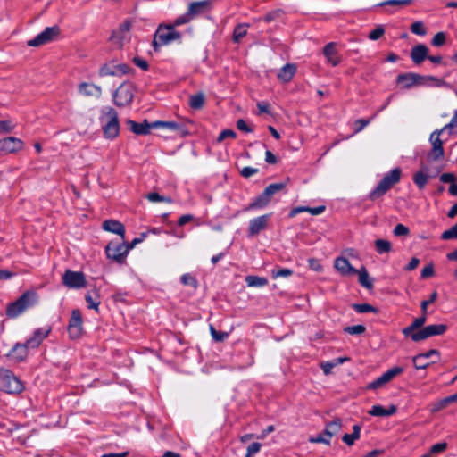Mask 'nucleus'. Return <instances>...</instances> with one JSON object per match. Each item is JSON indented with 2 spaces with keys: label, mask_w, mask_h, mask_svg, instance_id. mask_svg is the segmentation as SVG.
Returning <instances> with one entry per match:
<instances>
[{
  "label": "nucleus",
  "mask_w": 457,
  "mask_h": 457,
  "mask_svg": "<svg viewBox=\"0 0 457 457\" xmlns=\"http://www.w3.org/2000/svg\"><path fill=\"white\" fill-rule=\"evenodd\" d=\"M38 298V295L35 290L25 291L15 302L8 305L6 315L12 319L17 318L27 309L37 304Z\"/></svg>",
  "instance_id": "obj_1"
},
{
  "label": "nucleus",
  "mask_w": 457,
  "mask_h": 457,
  "mask_svg": "<svg viewBox=\"0 0 457 457\" xmlns=\"http://www.w3.org/2000/svg\"><path fill=\"white\" fill-rule=\"evenodd\" d=\"M100 121L104 137L107 139H114L120 132V122L117 111L112 107H104L101 111Z\"/></svg>",
  "instance_id": "obj_2"
},
{
  "label": "nucleus",
  "mask_w": 457,
  "mask_h": 457,
  "mask_svg": "<svg viewBox=\"0 0 457 457\" xmlns=\"http://www.w3.org/2000/svg\"><path fill=\"white\" fill-rule=\"evenodd\" d=\"M24 389L23 382L12 370L0 369V391L8 395H19Z\"/></svg>",
  "instance_id": "obj_3"
},
{
  "label": "nucleus",
  "mask_w": 457,
  "mask_h": 457,
  "mask_svg": "<svg viewBox=\"0 0 457 457\" xmlns=\"http://www.w3.org/2000/svg\"><path fill=\"white\" fill-rule=\"evenodd\" d=\"M180 39L181 33L175 29L174 25H160L154 36L152 45L154 51L158 52L162 46L173 41H180Z\"/></svg>",
  "instance_id": "obj_4"
},
{
  "label": "nucleus",
  "mask_w": 457,
  "mask_h": 457,
  "mask_svg": "<svg viewBox=\"0 0 457 457\" xmlns=\"http://www.w3.org/2000/svg\"><path fill=\"white\" fill-rule=\"evenodd\" d=\"M400 179L401 170L399 168L393 169L383 177L378 186L370 193V200L374 201L383 196L393 186L400 181Z\"/></svg>",
  "instance_id": "obj_5"
},
{
  "label": "nucleus",
  "mask_w": 457,
  "mask_h": 457,
  "mask_svg": "<svg viewBox=\"0 0 457 457\" xmlns=\"http://www.w3.org/2000/svg\"><path fill=\"white\" fill-rule=\"evenodd\" d=\"M104 250L108 259L120 264H123L125 262L129 252L128 244L124 240L121 242L111 241L107 244Z\"/></svg>",
  "instance_id": "obj_6"
},
{
  "label": "nucleus",
  "mask_w": 457,
  "mask_h": 457,
  "mask_svg": "<svg viewBox=\"0 0 457 457\" xmlns=\"http://www.w3.org/2000/svg\"><path fill=\"white\" fill-rule=\"evenodd\" d=\"M134 88L130 83H122L113 93V102L119 107L130 104L133 101Z\"/></svg>",
  "instance_id": "obj_7"
},
{
  "label": "nucleus",
  "mask_w": 457,
  "mask_h": 457,
  "mask_svg": "<svg viewBox=\"0 0 457 457\" xmlns=\"http://www.w3.org/2000/svg\"><path fill=\"white\" fill-rule=\"evenodd\" d=\"M437 80L436 78L432 76H421L417 73H403L399 74L396 79V82L402 85L404 88H410L414 85H422L427 81Z\"/></svg>",
  "instance_id": "obj_8"
},
{
  "label": "nucleus",
  "mask_w": 457,
  "mask_h": 457,
  "mask_svg": "<svg viewBox=\"0 0 457 457\" xmlns=\"http://www.w3.org/2000/svg\"><path fill=\"white\" fill-rule=\"evenodd\" d=\"M59 34L60 28L58 26L47 27L36 37L29 40L27 44L29 46L37 47L54 41Z\"/></svg>",
  "instance_id": "obj_9"
},
{
  "label": "nucleus",
  "mask_w": 457,
  "mask_h": 457,
  "mask_svg": "<svg viewBox=\"0 0 457 457\" xmlns=\"http://www.w3.org/2000/svg\"><path fill=\"white\" fill-rule=\"evenodd\" d=\"M62 283L69 288H82L87 286L83 272L66 270L62 276Z\"/></svg>",
  "instance_id": "obj_10"
},
{
  "label": "nucleus",
  "mask_w": 457,
  "mask_h": 457,
  "mask_svg": "<svg viewBox=\"0 0 457 457\" xmlns=\"http://www.w3.org/2000/svg\"><path fill=\"white\" fill-rule=\"evenodd\" d=\"M83 332L82 316L79 310L75 309L71 312L68 325V333L71 340L79 339Z\"/></svg>",
  "instance_id": "obj_11"
},
{
  "label": "nucleus",
  "mask_w": 457,
  "mask_h": 457,
  "mask_svg": "<svg viewBox=\"0 0 457 457\" xmlns=\"http://www.w3.org/2000/svg\"><path fill=\"white\" fill-rule=\"evenodd\" d=\"M447 329L445 324H432L420 329V332L412 335V341L426 340L433 336L443 335Z\"/></svg>",
  "instance_id": "obj_12"
},
{
  "label": "nucleus",
  "mask_w": 457,
  "mask_h": 457,
  "mask_svg": "<svg viewBox=\"0 0 457 457\" xmlns=\"http://www.w3.org/2000/svg\"><path fill=\"white\" fill-rule=\"evenodd\" d=\"M439 360V353L436 350H429L413 357V365L417 370L427 369L431 363Z\"/></svg>",
  "instance_id": "obj_13"
},
{
  "label": "nucleus",
  "mask_w": 457,
  "mask_h": 457,
  "mask_svg": "<svg viewBox=\"0 0 457 457\" xmlns=\"http://www.w3.org/2000/svg\"><path fill=\"white\" fill-rule=\"evenodd\" d=\"M191 123L189 120H184L182 122H176V121H162L157 120L154 122H152V126L154 129L157 128H163L168 129L170 130L177 131L180 136H186L188 134V129L187 128V124Z\"/></svg>",
  "instance_id": "obj_14"
},
{
  "label": "nucleus",
  "mask_w": 457,
  "mask_h": 457,
  "mask_svg": "<svg viewBox=\"0 0 457 457\" xmlns=\"http://www.w3.org/2000/svg\"><path fill=\"white\" fill-rule=\"evenodd\" d=\"M341 420L336 419L327 424L326 428L322 434L316 436V443H324L329 445L330 438L341 429Z\"/></svg>",
  "instance_id": "obj_15"
},
{
  "label": "nucleus",
  "mask_w": 457,
  "mask_h": 457,
  "mask_svg": "<svg viewBox=\"0 0 457 457\" xmlns=\"http://www.w3.org/2000/svg\"><path fill=\"white\" fill-rule=\"evenodd\" d=\"M24 143L20 138L8 137L0 140V151L4 154H13L22 150Z\"/></svg>",
  "instance_id": "obj_16"
},
{
  "label": "nucleus",
  "mask_w": 457,
  "mask_h": 457,
  "mask_svg": "<svg viewBox=\"0 0 457 457\" xmlns=\"http://www.w3.org/2000/svg\"><path fill=\"white\" fill-rule=\"evenodd\" d=\"M270 219V214H264L257 218L252 219L249 221L248 234L250 237L258 235L261 231L264 230Z\"/></svg>",
  "instance_id": "obj_17"
},
{
  "label": "nucleus",
  "mask_w": 457,
  "mask_h": 457,
  "mask_svg": "<svg viewBox=\"0 0 457 457\" xmlns=\"http://www.w3.org/2000/svg\"><path fill=\"white\" fill-rule=\"evenodd\" d=\"M131 26L132 24L129 21H123L119 29L112 32L111 39L114 41L115 44L119 45V46H121L123 41L129 37Z\"/></svg>",
  "instance_id": "obj_18"
},
{
  "label": "nucleus",
  "mask_w": 457,
  "mask_h": 457,
  "mask_svg": "<svg viewBox=\"0 0 457 457\" xmlns=\"http://www.w3.org/2000/svg\"><path fill=\"white\" fill-rule=\"evenodd\" d=\"M211 6L209 0L193 2L188 5L187 13L192 20L206 12Z\"/></svg>",
  "instance_id": "obj_19"
},
{
  "label": "nucleus",
  "mask_w": 457,
  "mask_h": 457,
  "mask_svg": "<svg viewBox=\"0 0 457 457\" xmlns=\"http://www.w3.org/2000/svg\"><path fill=\"white\" fill-rule=\"evenodd\" d=\"M350 358L347 356H341L330 361H322L320 362V367L321 368L324 375L329 376L333 374V369L338 367L345 361H349Z\"/></svg>",
  "instance_id": "obj_20"
},
{
  "label": "nucleus",
  "mask_w": 457,
  "mask_h": 457,
  "mask_svg": "<svg viewBox=\"0 0 457 457\" xmlns=\"http://www.w3.org/2000/svg\"><path fill=\"white\" fill-rule=\"evenodd\" d=\"M428 57V47L424 44H418L411 50V58L415 64H420Z\"/></svg>",
  "instance_id": "obj_21"
},
{
  "label": "nucleus",
  "mask_w": 457,
  "mask_h": 457,
  "mask_svg": "<svg viewBox=\"0 0 457 457\" xmlns=\"http://www.w3.org/2000/svg\"><path fill=\"white\" fill-rule=\"evenodd\" d=\"M336 46V43L330 42L327 44L323 48V54L327 60V62L332 66H337L340 62V56Z\"/></svg>",
  "instance_id": "obj_22"
},
{
  "label": "nucleus",
  "mask_w": 457,
  "mask_h": 457,
  "mask_svg": "<svg viewBox=\"0 0 457 457\" xmlns=\"http://www.w3.org/2000/svg\"><path fill=\"white\" fill-rule=\"evenodd\" d=\"M78 91L85 96H94L99 98L102 95V88L93 83L82 82L78 87Z\"/></svg>",
  "instance_id": "obj_23"
},
{
  "label": "nucleus",
  "mask_w": 457,
  "mask_h": 457,
  "mask_svg": "<svg viewBox=\"0 0 457 457\" xmlns=\"http://www.w3.org/2000/svg\"><path fill=\"white\" fill-rule=\"evenodd\" d=\"M103 229L112 232L121 237V240L125 238V227L124 225L115 220H107L103 222Z\"/></svg>",
  "instance_id": "obj_24"
},
{
  "label": "nucleus",
  "mask_w": 457,
  "mask_h": 457,
  "mask_svg": "<svg viewBox=\"0 0 457 457\" xmlns=\"http://www.w3.org/2000/svg\"><path fill=\"white\" fill-rule=\"evenodd\" d=\"M126 123L129 129L136 135H148L150 134L151 129H154L152 123H148L147 120H145L143 123H137L134 120H128Z\"/></svg>",
  "instance_id": "obj_25"
},
{
  "label": "nucleus",
  "mask_w": 457,
  "mask_h": 457,
  "mask_svg": "<svg viewBox=\"0 0 457 457\" xmlns=\"http://www.w3.org/2000/svg\"><path fill=\"white\" fill-rule=\"evenodd\" d=\"M425 322H426L425 314L421 317L416 318L410 326H408L403 329V335L407 338H410L411 340H412V335L419 333L420 329L424 328L423 325L425 324Z\"/></svg>",
  "instance_id": "obj_26"
},
{
  "label": "nucleus",
  "mask_w": 457,
  "mask_h": 457,
  "mask_svg": "<svg viewBox=\"0 0 457 457\" xmlns=\"http://www.w3.org/2000/svg\"><path fill=\"white\" fill-rule=\"evenodd\" d=\"M335 268L342 275H349L352 273H357V270L352 267L349 261L345 257H338L335 260Z\"/></svg>",
  "instance_id": "obj_27"
},
{
  "label": "nucleus",
  "mask_w": 457,
  "mask_h": 457,
  "mask_svg": "<svg viewBox=\"0 0 457 457\" xmlns=\"http://www.w3.org/2000/svg\"><path fill=\"white\" fill-rule=\"evenodd\" d=\"M51 330L52 328L49 325H45L41 328H38L34 331L32 337L29 338L26 343H41L46 339Z\"/></svg>",
  "instance_id": "obj_28"
},
{
  "label": "nucleus",
  "mask_w": 457,
  "mask_h": 457,
  "mask_svg": "<svg viewBox=\"0 0 457 457\" xmlns=\"http://www.w3.org/2000/svg\"><path fill=\"white\" fill-rule=\"evenodd\" d=\"M397 411L395 405L392 404L388 409L384 408L382 405H373L372 408L368 411L371 416L376 417H387L395 414Z\"/></svg>",
  "instance_id": "obj_29"
},
{
  "label": "nucleus",
  "mask_w": 457,
  "mask_h": 457,
  "mask_svg": "<svg viewBox=\"0 0 457 457\" xmlns=\"http://www.w3.org/2000/svg\"><path fill=\"white\" fill-rule=\"evenodd\" d=\"M27 353V345H14L9 352L8 357L12 361H21L26 358Z\"/></svg>",
  "instance_id": "obj_30"
},
{
  "label": "nucleus",
  "mask_w": 457,
  "mask_h": 457,
  "mask_svg": "<svg viewBox=\"0 0 457 457\" xmlns=\"http://www.w3.org/2000/svg\"><path fill=\"white\" fill-rule=\"evenodd\" d=\"M428 169L427 166H422L421 170L413 175V181L420 189H423L428 180Z\"/></svg>",
  "instance_id": "obj_31"
},
{
  "label": "nucleus",
  "mask_w": 457,
  "mask_h": 457,
  "mask_svg": "<svg viewBox=\"0 0 457 457\" xmlns=\"http://www.w3.org/2000/svg\"><path fill=\"white\" fill-rule=\"evenodd\" d=\"M295 71L296 67L294 64H286L279 70L278 78L283 82H288L294 77Z\"/></svg>",
  "instance_id": "obj_32"
},
{
  "label": "nucleus",
  "mask_w": 457,
  "mask_h": 457,
  "mask_svg": "<svg viewBox=\"0 0 457 457\" xmlns=\"http://www.w3.org/2000/svg\"><path fill=\"white\" fill-rule=\"evenodd\" d=\"M85 300L89 309L98 311L100 304V295L97 290L88 291L85 295Z\"/></svg>",
  "instance_id": "obj_33"
},
{
  "label": "nucleus",
  "mask_w": 457,
  "mask_h": 457,
  "mask_svg": "<svg viewBox=\"0 0 457 457\" xmlns=\"http://www.w3.org/2000/svg\"><path fill=\"white\" fill-rule=\"evenodd\" d=\"M270 197L269 195H266V191L264 190L260 195H258L253 203H251L245 210H252L257 208L265 207L270 201Z\"/></svg>",
  "instance_id": "obj_34"
},
{
  "label": "nucleus",
  "mask_w": 457,
  "mask_h": 457,
  "mask_svg": "<svg viewBox=\"0 0 457 457\" xmlns=\"http://www.w3.org/2000/svg\"><path fill=\"white\" fill-rule=\"evenodd\" d=\"M205 103L204 94L199 92L197 94L192 95L189 97V106L194 110L202 109Z\"/></svg>",
  "instance_id": "obj_35"
},
{
  "label": "nucleus",
  "mask_w": 457,
  "mask_h": 457,
  "mask_svg": "<svg viewBox=\"0 0 457 457\" xmlns=\"http://www.w3.org/2000/svg\"><path fill=\"white\" fill-rule=\"evenodd\" d=\"M361 426L356 424L353 427V433L352 434H345L342 437V440L344 443H345L347 445H353L355 442V440L359 439L361 436Z\"/></svg>",
  "instance_id": "obj_36"
},
{
  "label": "nucleus",
  "mask_w": 457,
  "mask_h": 457,
  "mask_svg": "<svg viewBox=\"0 0 457 457\" xmlns=\"http://www.w3.org/2000/svg\"><path fill=\"white\" fill-rule=\"evenodd\" d=\"M245 282L248 287H262L268 284V279L259 276L251 275L245 278Z\"/></svg>",
  "instance_id": "obj_37"
},
{
  "label": "nucleus",
  "mask_w": 457,
  "mask_h": 457,
  "mask_svg": "<svg viewBox=\"0 0 457 457\" xmlns=\"http://www.w3.org/2000/svg\"><path fill=\"white\" fill-rule=\"evenodd\" d=\"M247 28L248 24L241 23L235 27L233 31V40L234 42H240L241 39L246 35L247 33Z\"/></svg>",
  "instance_id": "obj_38"
},
{
  "label": "nucleus",
  "mask_w": 457,
  "mask_h": 457,
  "mask_svg": "<svg viewBox=\"0 0 457 457\" xmlns=\"http://www.w3.org/2000/svg\"><path fill=\"white\" fill-rule=\"evenodd\" d=\"M359 274V283L365 288L370 289L373 287L372 281L370 279L369 273L365 268L357 270Z\"/></svg>",
  "instance_id": "obj_39"
},
{
  "label": "nucleus",
  "mask_w": 457,
  "mask_h": 457,
  "mask_svg": "<svg viewBox=\"0 0 457 457\" xmlns=\"http://www.w3.org/2000/svg\"><path fill=\"white\" fill-rule=\"evenodd\" d=\"M375 249H376L377 253L379 254L386 253L391 252L392 245H391V243L387 240L377 239L375 241Z\"/></svg>",
  "instance_id": "obj_40"
},
{
  "label": "nucleus",
  "mask_w": 457,
  "mask_h": 457,
  "mask_svg": "<svg viewBox=\"0 0 457 457\" xmlns=\"http://www.w3.org/2000/svg\"><path fill=\"white\" fill-rule=\"evenodd\" d=\"M287 182H280V183H273L269 185L264 190L266 191V195H269L270 198L272 196L284 190L286 188Z\"/></svg>",
  "instance_id": "obj_41"
},
{
  "label": "nucleus",
  "mask_w": 457,
  "mask_h": 457,
  "mask_svg": "<svg viewBox=\"0 0 457 457\" xmlns=\"http://www.w3.org/2000/svg\"><path fill=\"white\" fill-rule=\"evenodd\" d=\"M403 370H404L403 368L395 366V367H393L392 369L386 370V372H384L382 374V376L384 377L386 381L388 383V382L392 381L395 377L402 374L403 372Z\"/></svg>",
  "instance_id": "obj_42"
},
{
  "label": "nucleus",
  "mask_w": 457,
  "mask_h": 457,
  "mask_svg": "<svg viewBox=\"0 0 457 457\" xmlns=\"http://www.w3.org/2000/svg\"><path fill=\"white\" fill-rule=\"evenodd\" d=\"M457 401V395L456 393L452 395H449L447 397H445L444 399L440 400L435 406H434V409L433 411H440L444 408H445L446 406H448L450 403H453Z\"/></svg>",
  "instance_id": "obj_43"
},
{
  "label": "nucleus",
  "mask_w": 457,
  "mask_h": 457,
  "mask_svg": "<svg viewBox=\"0 0 457 457\" xmlns=\"http://www.w3.org/2000/svg\"><path fill=\"white\" fill-rule=\"evenodd\" d=\"M414 2V0H387V1H385V2H381L379 3L377 6H396V7H400V6H404V5H409L411 4H412Z\"/></svg>",
  "instance_id": "obj_44"
},
{
  "label": "nucleus",
  "mask_w": 457,
  "mask_h": 457,
  "mask_svg": "<svg viewBox=\"0 0 457 457\" xmlns=\"http://www.w3.org/2000/svg\"><path fill=\"white\" fill-rule=\"evenodd\" d=\"M353 309L359 313L377 312V309L369 303H355L353 304Z\"/></svg>",
  "instance_id": "obj_45"
},
{
  "label": "nucleus",
  "mask_w": 457,
  "mask_h": 457,
  "mask_svg": "<svg viewBox=\"0 0 457 457\" xmlns=\"http://www.w3.org/2000/svg\"><path fill=\"white\" fill-rule=\"evenodd\" d=\"M386 383L387 382L386 381L384 377L381 375L377 379H375L372 382L369 383L366 386V389L367 390H377V389L381 388L382 386H384Z\"/></svg>",
  "instance_id": "obj_46"
},
{
  "label": "nucleus",
  "mask_w": 457,
  "mask_h": 457,
  "mask_svg": "<svg viewBox=\"0 0 457 457\" xmlns=\"http://www.w3.org/2000/svg\"><path fill=\"white\" fill-rule=\"evenodd\" d=\"M180 280L183 285L190 286L195 289L198 286L197 280L195 279V278L189 273H186V274L182 275Z\"/></svg>",
  "instance_id": "obj_47"
},
{
  "label": "nucleus",
  "mask_w": 457,
  "mask_h": 457,
  "mask_svg": "<svg viewBox=\"0 0 457 457\" xmlns=\"http://www.w3.org/2000/svg\"><path fill=\"white\" fill-rule=\"evenodd\" d=\"M411 31L413 34L419 35V36H424L427 33V30L424 27V24L422 21H415L411 26Z\"/></svg>",
  "instance_id": "obj_48"
},
{
  "label": "nucleus",
  "mask_w": 457,
  "mask_h": 457,
  "mask_svg": "<svg viewBox=\"0 0 457 457\" xmlns=\"http://www.w3.org/2000/svg\"><path fill=\"white\" fill-rule=\"evenodd\" d=\"M441 238L443 240L457 239V223L450 229L444 231L441 235Z\"/></svg>",
  "instance_id": "obj_49"
},
{
  "label": "nucleus",
  "mask_w": 457,
  "mask_h": 457,
  "mask_svg": "<svg viewBox=\"0 0 457 457\" xmlns=\"http://www.w3.org/2000/svg\"><path fill=\"white\" fill-rule=\"evenodd\" d=\"M293 274V270L290 269H274L271 270V276L273 278H278L279 277L287 278Z\"/></svg>",
  "instance_id": "obj_50"
},
{
  "label": "nucleus",
  "mask_w": 457,
  "mask_h": 457,
  "mask_svg": "<svg viewBox=\"0 0 457 457\" xmlns=\"http://www.w3.org/2000/svg\"><path fill=\"white\" fill-rule=\"evenodd\" d=\"M444 148H432L428 155V161H437L444 157Z\"/></svg>",
  "instance_id": "obj_51"
},
{
  "label": "nucleus",
  "mask_w": 457,
  "mask_h": 457,
  "mask_svg": "<svg viewBox=\"0 0 457 457\" xmlns=\"http://www.w3.org/2000/svg\"><path fill=\"white\" fill-rule=\"evenodd\" d=\"M385 33V29L382 25L377 26L373 30H371L368 36L370 40H378Z\"/></svg>",
  "instance_id": "obj_52"
},
{
  "label": "nucleus",
  "mask_w": 457,
  "mask_h": 457,
  "mask_svg": "<svg viewBox=\"0 0 457 457\" xmlns=\"http://www.w3.org/2000/svg\"><path fill=\"white\" fill-rule=\"evenodd\" d=\"M441 134L437 131H434L429 137L432 148H443V141L439 138Z\"/></svg>",
  "instance_id": "obj_53"
},
{
  "label": "nucleus",
  "mask_w": 457,
  "mask_h": 457,
  "mask_svg": "<svg viewBox=\"0 0 457 457\" xmlns=\"http://www.w3.org/2000/svg\"><path fill=\"white\" fill-rule=\"evenodd\" d=\"M115 70L114 65L111 66L109 64H104L99 69V76L105 77V76H115Z\"/></svg>",
  "instance_id": "obj_54"
},
{
  "label": "nucleus",
  "mask_w": 457,
  "mask_h": 457,
  "mask_svg": "<svg viewBox=\"0 0 457 457\" xmlns=\"http://www.w3.org/2000/svg\"><path fill=\"white\" fill-rule=\"evenodd\" d=\"M236 137H237V134L234 130L228 129H224L220 133V135L217 138V142L220 143L226 138H236Z\"/></svg>",
  "instance_id": "obj_55"
},
{
  "label": "nucleus",
  "mask_w": 457,
  "mask_h": 457,
  "mask_svg": "<svg viewBox=\"0 0 457 457\" xmlns=\"http://www.w3.org/2000/svg\"><path fill=\"white\" fill-rule=\"evenodd\" d=\"M210 329L213 340L224 341L228 338V334L227 332L217 331L212 326L210 327Z\"/></svg>",
  "instance_id": "obj_56"
},
{
  "label": "nucleus",
  "mask_w": 457,
  "mask_h": 457,
  "mask_svg": "<svg viewBox=\"0 0 457 457\" xmlns=\"http://www.w3.org/2000/svg\"><path fill=\"white\" fill-rule=\"evenodd\" d=\"M446 448L447 444L445 442L436 443L430 447V454L436 455L440 453H443Z\"/></svg>",
  "instance_id": "obj_57"
},
{
  "label": "nucleus",
  "mask_w": 457,
  "mask_h": 457,
  "mask_svg": "<svg viewBox=\"0 0 457 457\" xmlns=\"http://www.w3.org/2000/svg\"><path fill=\"white\" fill-rule=\"evenodd\" d=\"M302 212H309L311 214L314 215V207L299 206V207L293 208L289 212V217L293 218L296 214H298Z\"/></svg>",
  "instance_id": "obj_58"
},
{
  "label": "nucleus",
  "mask_w": 457,
  "mask_h": 457,
  "mask_svg": "<svg viewBox=\"0 0 457 457\" xmlns=\"http://www.w3.org/2000/svg\"><path fill=\"white\" fill-rule=\"evenodd\" d=\"M393 233L395 237L408 236L410 230L406 226L403 224H397L394 228Z\"/></svg>",
  "instance_id": "obj_59"
},
{
  "label": "nucleus",
  "mask_w": 457,
  "mask_h": 457,
  "mask_svg": "<svg viewBox=\"0 0 457 457\" xmlns=\"http://www.w3.org/2000/svg\"><path fill=\"white\" fill-rule=\"evenodd\" d=\"M192 21V19L190 18V16L188 15L187 12L177 17L174 21V22L171 24V25H174V28L177 27V26H180V25H183V24H186V23H188Z\"/></svg>",
  "instance_id": "obj_60"
},
{
  "label": "nucleus",
  "mask_w": 457,
  "mask_h": 457,
  "mask_svg": "<svg viewBox=\"0 0 457 457\" xmlns=\"http://www.w3.org/2000/svg\"><path fill=\"white\" fill-rule=\"evenodd\" d=\"M345 331L351 335H359L365 331V327L362 325H354L351 327H346Z\"/></svg>",
  "instance_id": "obj_61"
},
{
  "label": "nucleus",
  "mask_w": 457,
  "mask_h": 457,
  "mask_svg": "<svg viewBox=\"0 0 457 457\" xmlns=\"http://www.w3.org/2000/svg\"><path fill=\"white\" fill-rule=\"evenodd\" d=\"M445 42V34L444 32L436 33L432 38V45L435 46H441Z\"/></svg>",
  "instance_id": "obj_62"
},
{
  "label": "nucleus",
  "mask_w": 457,
  "mask_h": 457,
  "mask_svg": "<svg viewBox=\"0 0 457 457\" xmlns=\"http://www.w3.org/2000/svg\"><path fill=\"white\" fill-rule=\"evenodd\" d=\"M434 275V266L433 264H428L425 266L420 272V277L423 279L428 278Z\"/></svg>",
  "instance_id": "obj_63"
},
{
  "label": "nucleus",
  "mask_w": 457,
  "mask_h": 457,
  "mask_svg": "<svg viewBox=\"0 0 457 457\" xmlns=\"http://www.w3.org/2000/svg\"><path fill=\"white\" fill-rule=\"evenodd\" d=\"M257 172H258V169H256V168L244 167L241 170L240 174H241L242 177H244L245 179H248L251 176L255 175Z\"/></svg>",
  "instance_id": "obj_64"
}]
</instances>
